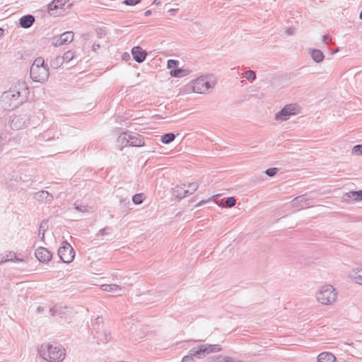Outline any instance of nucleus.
Masks as SVG:
<instances>
[{
	"mask_svg": "<svg viewBox=\"0 0 362 362\" xmlns=\"http://www.w3.org/2000/svg\"><path fill=\"white\" fill-rule=\"evenodd\" d=\"M40 356L49 362H61L65 358V349L62 345L42 344Z\"/></svg>",
	"mask_w": 362,
	"mask_h": 362,
	"instance_id": "obj_1",
	"label": "nucleus"
},
{
	"mask_svg": "<svg viewBox=\"0 0 362 362\" xmlns=\"http://www.w3.org/2000/svg\"><path fill=\"white\" fill-rule=\"evenodd\" d=\"M6 93V97L9 98L11 101L19 100V101H18L14 105L15 107H17L19 104L23 103L25 100L27 95L29 94V90L25 83L22 82L18 83L17 86L11 88Z\"/></svg>",
	"mask_w": 362,
	"mask_h": 362,
	"instance_id": "obj_2",
	"label": "nucleus"
},
{
	"mask_svg": "<svg viewBox=\"0 0 362 362\" xmlns=\"http://www.w3.org/2000/svg\"><path fill=\"white\" fill-rule=\"evenodd\" d=\"M118 140L123 146L140 147L144 146V138L142 135L132 132H124L121 134Z\"/></svg>",
	"mask_w": 362,
	"mask_h": 362,
	"instance_id": "obj_3",
	"label": "nucleus"
},
{
	"mask_svg": "<svg viewBox=\"0 0 362 362\" xmlns=\"http://www.w3.org/2000/svg\"><path fill=\"white\" fill-rule=\"evenodd\" d=\"M215 83L206 76H203L192 81V90L197 93L205 94L214 87Z\"/></svg>",
	"mask_w": 362,
	"mask_h": 362,
	"instance_id": "obj_4",
	"label": "nucleus"
},
{
	"mask_svg": "<svg viewBox=\"0 0 362 362\" xmlns=\"http://www.w3.org/2000/svg\"><path fill=\"white\" fill-rule=\"evenodd\" d=\"M316 297L317 300L323 305H329L333 303L337 298V293L332 285H325L317 292Z\"/></svg>",
	"mask_w": 362,
	"mask_h": 362,
	"instance_id": "obj_5",
	"label": "nucleus"
},
{
	"mask_svg": "<svg viewBox=\"0 0 362 362\" xmlns=\"http://www.w3.org/2000/svg\"><path fill=\"white\" fill-rule=\"evenodd\" d=\"M30 76L33 81L44 83L47 81L49 71L48 66L41 67L30 66Z\"/></svg>",
	"mask_w": 362,
	"mask_h": 362,
	"instance_id": "obj_6",
	"label": "nucleus"
},
{
	"mask_svg": "<svg viewBox=\"0 0 362 362\" xmlns=\"http://www.w3.org/2000/svg\"><path fill=\"white\" fill-rule=\"evenodd\" d=\"M58 255L63 262L70 263L74 259V250L69 243L64 241L58 250Z\"/></svg>",
	"mask_w": 362,
	"mask_h": 362,
	"instance_id": "obj_7",
	"label": "nucleus"
},
{
	"mask_svg": "<svg viewBox=\"0 0 362 362\" xmlns=\"http://www.w3.org/2000/svg\"><path fill=\"white\" fill-rule=\"evenodd\" d=\"M296 105L289 104L285 105L279 112L276 114L275 118L277 120L286 121L290 116L295 115L298 112H296Z\"/></svg>",
	"mask_w": 362,
	"mask_h": 362,
	"instance_id": "obj_8",
	"label": "nucleus"
},
{
	"mask_svg": "<svg viewBox=\"0 0 362 362\" xmlns=\"http://www.w3.org/2000/svg\"><path fill=\"white\" fill-rule=\"evenodd\" d=\"M28 121L29 119L27 115L22 116L20 115H14L10 121V127L13 130H18L27 127Z\"/></svg>",
	"mask_w": 362,
	"mask_h": 362,
	"instance_id": "obj_9",
	"label": "nucleus"
},
{
	"mask_svg": "<svg viewBox=\"0 0 362 362\" xmlns=\"http://www.w3.org/2000/svg\"><path fill=\"white\" fill-rule=\"evenodd\" d=\"M35 255L36 258L42 263H47L52 257L51 252L44 247L37 248Z\"/></svg>",
	"mask_w": 362,
	"mask_h": 362,
	"instance_id": "obj_10",
	"label": "nucleus"
},
{
	"mask_svg": "<svg viewBox=\"0 0 362 362\" xmlns=\"http://www.w3.org/2000/svg\"><path fill=\"white\" fill-rule=\"evenodd\" d=\"M132 54L134 59L138 63H142L146 60L147 52L140 46H135L132 49Z\"/></svg>",
	"mask_w": 362,
	"mask_h": 362,
	"instance_id": "obj_11",
	"label": "nucleus"
},
{
	"mask_svg": "<svg viewBox=\"0 0 362 362\" xmlns=\"http://www.w3.org/2000/svg\"><path fill=\"white\" fill-rule=\"evenodd\" d=\"M74 34L72 31H66L59 35L60 42H52L55 47L71 43L74 40Z\"/></svg>",
	"mask_w": 362,
	"mask_h": 362,
	"instance_id": "obj_12",
	"label": "nucleus"
},
{
	"mask_svg": "<svg viewBox=\"0 0 362 362\" xmlns=\"http://www.w3.org/2000/svg\"><path fill=\"white\" fill-rule=\"evenodd\" d=\"M35 18L31 14H28L22 16L19 20L21 27L23 28H30L35 23Z\"/></svg>",
	"mask_w": 362,
	"mask_h": 362,
	"instance_id": "obj_13",
	"label": "nucleus"
},
{
	"mask_svg": "<svg viewBox=\"0 0 362 362\" xmlns=\"http://www.w3.org/2000/svg\"><path fill=\"white\" fill-rule=\"evenodd\" d=\"M185 187L186 185H183V187L176 186L173 187L172 189L173 195L180 200L187 197L189 193V189H186Z\"/></svg>",
	"mask_w": 362,
	"mask_h": 362,
	"instance_id": "obj_14",
	"label": "nucleus"
},
{
	"mask_svg": "<svg viewBox=\"0 0 362 362\" xmlns=\"http://www.w3.org/2000/svg\"><path fill=\"white\" fill-rule=\"evenodd\" d=\"M35 198L39 202H45L46 203H50L53 199L52 195L45 190L36 192Z\"/></svg>",
	"mask_w": 362,
	"mask_h": 362,
	"instance_id": "obj_15",
	"label": "nucleus"
},
{
	"mask_svg": "<svg viewBox=\"0 0 362 362\" xmlns=\"http://www.w3.org/2000/svg\"><path fill=\"white\" fill-rule=\"evenodd\" d=\"M206 349L204 348V345H199L197 348H192L189 351V354L193 356V357H196L197 358H204L207 354L205 352Z\"/></svg>",
	"mask_w": 362,
	"mask_h": 362,
	"instance_id": "obj_16",
	"label": "nucleus"
},
{
	"mask_svg": "<svg viewBox=\"0 0 362 362\" xmlns=\"http://www.w3.org/2000/svg\"><path fill=\"white\" fill-rule=\"evenodd\" d=\"M310 54L313 61L316 63H320L325 59L323 52L318 49H310Z\"/></svg>",
	"mask_w": 362,
	"mask_h": 362,
	"instance_id": "obj_17",
	"label": "nucleus"
},
{
	"mask_svg": "<svg viewBox=\"0 0 362 362\" xmlns=\"http://www.w3.org/2000/svg\"><path fill=\"white\" fill-rule=\"evenodd\" d=\"M336 357L329 352H322L317 356V362H334Z\"/></svg>",
	"mask_w": 362,
	"mask_h": 362,
	"instance_id": "obj_18",
	"label": "nucleus"
},
{
	"mask_svg": "<svg viewBox=\"0 0 362 362\" xmlns=\"http://www.w3.org/2000/svg\"><path fill=\"white\" fill-rule=\"evenodd\" d=\"M344 199H351L353 201H362V190L350 191L344 196Z\"/></svg>",
	"mask_w": 362,
	"mask_h": 362,
	"instance_id": "obj_19",
	"label": "nucleus"
},
{
	"mask_svg": "<svg viewBox=\"0 0 362 362\" xmlns=\"http://www.w3.org/2000/svg\"><path fill=\"white\" fill-rule=\"evenodd\" d=\"M65 4V0H53L47 5V9L49 11H54L63 8Z\"/></svg>",
	"mask_w": 362,
	"mask_h": 362,
	"instance_id": "obj_20",
	"label": "nucleus"
},
{
	"mask_svg": "<svg viewBox=\"0 0 362 362\" xmlns=\"http://www.w3.org/2000/svg\"><path fill=\"white\" fill-rule=\"evenodd\" d=\"M190 71L188 69H182V68H176L175 69H172L170 72V74L173 77H183L189 74Z\"/></svg>",
	"mask_w": 362,
	"mask_h": 362,
	"instance_id": "obj_21",
	"label": "nucleus"
},
{
	"mask_svg": "<svg viewBox=\"0 0 362 362\" xmlns=\"http://www.w3.org/2000/svg\"><path fill=\"white\" fill-rule=\"evenodd\" d=\"M100 341L103 343L108 342L111 339V334L110 332L104 331V332H96V335L95 336Z\"/></svg>",
	"mask_w": 362,
	"mask_h": 362,
	"instance_id": "obj_22",
	"label": "nucleus"
},
{
	"mask_svg": "<svg viewBox=\"0 0 362 362\" xmlns=\"http://www.w3.org/2000/svg\"><path fill=\"white\" fill-rule=\"evenodd\" d=\"M74 208L78 211L86 213V212H91L92 207L88 206V205L83 204L81 202L76 201L74 203Z\"/></svg>",
	"mask_w": 362,
	"mask_h": 362,
	"instance_id": "obj_23",
	"label": "nucleus"
},
{
	"mask_svg": "<svg viewBox=\"0 0 362 362\" xmlns=\"http://www.w3.org/2000/svg\"><path fill=\"white\" fill-rule=\"evenodd\" d=\"M204 345V348L206 349L205 352H206L207 355L211 353L218 352V351H221V349H222L221 346L219 344H206Z\"/></svg>",
	"mask_w": 362,
	"mask_h": 362,
	"instance_id": "obj_24",
	"label": "nucleus"
},
{
	"mask_svg": "<svg viewBox=\"0 0 362 362\" xmlns=\"http://www.w3.org/2000/svg\"><path fill=\"white\" fill-rule=\"evenodd\" d=\"M175 139V135L174 133H166L161 136L160 141L162 143L165 144H168L173 141Z\"/></svg>",
	"mask_w": 362,
	"mask_h": 362,
	"instance_id": "obj_25",
	"label": "nucleus"
},
{
	"mask_svg": "<svg viewBox=\"0 0 362 362\" xmlns=\"http://www.w3.org/2000/svg\"><path fill=\"white\" fill-rule=\"evenodd\" d=\"M64 63V60L60 56H57L50 61V66L52 69H57L60 67Z\"/></svg>",
	"mask_w": 362,
	"mask_h": 362,
	"instance_id": "obj_26",
	"label": "nucleus"
},
{
	"mask_svg": "<svg viewBox=\"0 0 362 362\" xmlns=\"http://www.w3.org/2000/svg\"><path fill=\"white\" fill-rule=\"evenodd\" d=\"M305 194L300 195L294 198L292 201V205L294 207L300 206V204L303 202H307L308 199L305 197Z\"/></svg>",
	"mask_w": 362,
	"mask_h": 362,
	"instance_id": "obj_27",
	"label": "nucleus"
},
{
	"mask_svg": "<svg viewBox=\"0 0 362 362\" xmlns=\"http://www.w3.org/2000/svg\"><path fill=\"white\" fill-rule=\"evenodd\" d=\"M102 290L105 291L112 292L121 290V287L117 284H103L101 286Z\"/></svg>",
	"mask_w": 362,
	"mask_h": 362,
	"instance_id": "obj_28",
	"label": "nucleus"
},
{
	"mask_svg": "<svg viewBox=\"0 0 362 362\" xmlns=\"http://www.w3.org/2000/svg\"><path fill=\"white\" fill-rule=\"evenodd\" d=\"M352 279L356 284L362 285V269H357L354 271Z\"/></svg>",
	"mask_w": 362,
	"mask_h": 362,
	"instance_id": "obj_29",
	"label": "nucleus"
},
{
	"mask_svg": "<svg viewBox=\"0 0 362 362\" xmlns=\"http://www.w3.org/2000/svg\"><path fill=\"white\" fill-rule=\"evenodd\" d=\"M212 361L218 360L219 362H235L234 359L230 356H218L212 358H209Z\"/></svg>",
	"mask_w": 362,
	"mask_h": 362,
	"instance_id": "obj_30",
	"label": "nucleus"
},
{
	"mask_svg": "<svg viewBox=\"0 0 362 362\" xmlns=\"http://www.w3.org/2000/svg\"><path fill=\"white\" fill-rule=\"evenodd\" d=\"M144 196L143 193H138L132 197V202L135 204H140L144 202Z\"/></svg>",
	"mask_w": 362,
	"mask_h": 362,
	"instance_id": "obj_31",
	"label": "nucleus"
},
{
	"mask_svg": "<svg viewBox=\"0 0 362 362\" xmlns=\"http://www.w3.org/2000/svg\"><path fill=\"white\" fill-rule=\"evenodd\" d=\"M244 76L250 82L254 81L257 78L256 73L252 70L246 71Z\"/></svg>",
	"mask_w": 362,
	"mask_h": 362,
	"instance_id": "obj_32",
	"label": "nucleus"
},
{
	"mask_svg": "<svg viewBox=\"0 0 362 362\" xmlns=\"http://www.w3.org/2000/svg\"><path fill=\"white\" fill-rule=\"evenodd\" d=\"M43 65L47 66V64L45 63L44 59L41 57H39L35 59V61L33 63L31 66H35L37 68V67H41Z\"/></svg>",
	"mask_w": 362,
	"mask_h": 362,
	"instance_id": "obj_33",
	"label": "nucleus"
},
{
	"mask_svg": "<svg viewBox=\"0 0 362 362\" xmlns=\"http://www.w3.org/2000/svg\"><path fill=\"white\" fill-rule=\"evenodd\" d=\"M47 221H43L40 226L39 232H38V236L43 240L45 238V232L46 230V226Z\"/></svg>",
	"mask_w": 362,
	"mask_h": 362,
	"instance_id": "obj_34",
	"label": "nucleus"
},
{
	"mask_svg": "<svg viewBox=\"0 0 362 362\" xmlns=\"http://www.w3.org/2000/svg\"><path fill=\"white\" fill-rule=\"evenodd\" d=\"M74 53L71 50H69V51L66 52L64 54L63 57H62V58L64 60V62H69L71 60H72L74 59Z\"/></svg>",
	"mask_w": 362,
	"mask_h": 362,
	"instance_id": "obj_35",
	"label": "nucleus"
},
{
	"mask_svg": "<svg viewBox=\"0 0 362 362\" xmlns=\"http://www.w3.org/2000/svg\"><path fill=\"white\" fill-rule=\"evenodd\" d=\"M236 204V199L234 197H228L226 199L225 205L227 207H233Z\"/></svg>",
	"mask_w": 362,
	"mask_h": 362,
	"instance_id": "obj_36",
	"label": "nucleus"
},
{
	"mask_svg": "<svg viewBox=\"0 0 362 362\" xmlns=\"http://www.w3.org/2000/svg\"><path fill=\"white\" fill-rule=\"evenodd\" d=\"M178 64H179V62L175 59H169L167 62V67H168V69H170L171 70L177 68Z\"/></svg>",
	"mask_w": 362,
	"mask_h": 362,
	"instance_id": "obj_37",
	"label": "nucleus"
},
{
	"mask_svg": "<svg viewBox=\"0 0 362 362\" xmlns=\"http://www.w3.org/2000/svg\"><path fill=\"white\" fill-rule=\"evenodd\" d=\"M279 168H269L265 170V174L269 177L274 176L278 172Z\"/></svg>",
	"mask_w": 362,
	"mask_h": 362,
	"instance_id": "obj_38",
	"label": "nucleus"
},
{
	"mask_svg": "<svg viewBox=\"0 0 362 362\" xmlns=\"http://www.w3.org/2000/svg\"><path fill=\"white\" fill-rule=\"evenodd\" d=\"M352 153L356 156L362 155V144H357L352 148Z\"/></svg>",
	"mask_w": 362,
	"mask_h": 362,
	"instance_id": "obj_39",
	"label": "nucleus"
},
{
	"mask_svg": "<svg viewBox=\"0 0 362 362\" xmlns=\"http://www.w3.org/2000/svg\"><path fill=\"white\" fill-rule=\"evenodd\" d=\"M198 189V184L197 182H192L188 185L189 193L188 194H191L194 192Z\"/></svg>",
	"mask_w": 362,
	"mask_h": 362,
	"instance_id": "obj_40",
	"label": "nucleus"
},
{
	"mask_svg": "<svg viewBox=\"0 0 362 362\" xmlns=\"http://www.w3.org/2000/svg\"><path fill=\"white\" fill-rule=\"evenodd\" d=\"M141 2V0H124L122 3L127 6H135Z\"/></svg>",
	"mask_w": 362,
	"mask_h": 362,
	"instance_id": "obj_41",
	"label": "nucleus"
},
{
	"mask_svg": "<svg viewBox=\"0 0 362 362\" xmlns=\"http://www.w3.org/2000/svg\"><path fill=\"white\" fill-rule=\"evenodd\" d=\"M8 257H9L8 260L13 261V262H23V259L18 258L16 257V253L10 252L9 255H7Z\"/></svg>",
	"mask_w": 362,
	"mask_h": 362,
	"instance_id": "obj_42",
	"label": "nucleus"
},
{
	"mask_svg": "<svg viewBox=\"0 0 362 362\" xmlns=\"http://www.w3.org/2000/svg\"><path fill=\"white\" fill-rule=\"evenodd\" d=\"M110 230V227H105L104 228H102L99 230L98 234L97 235H101L104 236V235H108Z\"/></svg>",
	"mask_w": 362,
	"mask_h": 362,
	"instance_id": "obj_43",
	"label": "nucleus"
},
{
	"mask_svg": "<svg viewBox=\"0 0 362 362\" xmlns=\"http://www.w3.org/2000/svg\"><path fill=\"white\" fill-rule=\"evenodd\" d=\"M182 362H194V357L189 353L182 358Z\"/></svg>",
	"mask_w": 362,
	"mask_h": 362,
	"instance_id": "obj_44",
	"label": "nucleus"
},
{
	"mask_svg": "<svg viewBox=\"0 0 362 362\" xmlns=\"http://www.w3.org/2000/svg\"><path fill=\"white\" fill-rule=\"evenodd\" d=\"M332 40V37L327 34V35H325L323 37H322V41L326 43V44H329Z\"/></svg>",
	"mask_w": 362,
	"mask_h": 362,
	"instance_id": "obj_45",
	"label": "nucleus"
},
{
	"mask_svg": "<svg viewBox=\"0 0 362 362\" xmlns=\"http://www.w3.org/2000/svg\"><path fill=\"white\" fill-rule=\"evenodd\" d=\"M295 28L293 27L288 28L286 30V33L288 35H292L294 34Z\"/></svg>",
	"mask_w": 362,
	"mask_h": 362,
	"instance_id": "obj_46",
	"label": "nucleus"
},
{
	"mask_svg": "<svg viewBox=\"0 0 362 362\" xmlns=\"http://www.w3.org/2000/svg\"><path fill=\"white\" fill-rule=\"evenodd\" d=\"M122 57L123 60H128L130 58L129 54L127 52L123 53Z\"/></svg>",
	"mask_w": 362,
	"mask_h": 362,
	"instance_id": "obj_47",
	"label": "nucleus"
},
{
	"mask_svg": "<svg viewBox=\"0 0 362 362\" xmlns=\"http://www.w3.org/2000/svg\"><path fill=\"white\" fill-rule=\"evenodd\" d=\"M49 313H51V315L52 316H54L56 315V313H57V310H56L55 308L54 307V308H51L49 309Z\"/></svg>",
	"mask_w": 362,
	"mask_h": 362,
	"instance_id": "obj_48",
	"label": "nucleus"
},
{
	"mask_svg": "<svg viewBox=\"0 0 362 362\" xmlns=\"http://www.w3.org/2000/svg\"><path fill=\"white\" fill-rule=\"evenodd\" d=\"M60 42V40H59V37H55L53 38V42Z\"/></svg>",
	"mask_w": 362,
	"mask_h": 362,
	"instance_id": "obj_49",
	"label": "nucleus"
},
{
	"mask_svg": "<svg viewBox=\"0 0 362 362\" xmlns=\"http://www.w3.org/2000/svg\"><path fill=\"white\" fill-rule=\"evenodd\" d=\"M42 311H44V308L42 307V306H38L37 308V313H41Z\"/></svg>",
	"mask_w": 362,
	"mask_h": 362,
	"instance_id": "obj_50",
	"label": "nucleus"
},
{
	"mask_svg": "<svg viewBox=\"0 0 362 362\" xmlns=\"http://www.w3.org/2000/svg\"><path fill=\"white\" fill-rule=\"evenodd\" d=\"M151 13H152V12H151V10H147V11H145V13H144V16H150V15L151 14Z\"/></svg>",
	"mask_w": 362,
	"mask_h": 362,
	"instance_id": "obj_51",
	"label": "nucleus"
},
{
	"mask_svg": "<svg viewBox=\"0 0 362 362\" xmlns=\"http://www.w3.org/2000/svg\"><path fill=\"white\" fill-rule=\"evenodd\" d=\"M153 4L155 5H160L161 4V1L160 0H154L153 2Z\"/></svg>",
	"mask_w": 362,
	"mask_h": 362,
	"instance_id": "obj_52",
	"label": "nucleus"
},
{
	"mask_svg": "<svg viewBox=\"0 0 362 362\" xmlns=\"http://www.w3.org/2000/svg\"><path fill=\"white\" fill-rule=\"evenodd\" d=\"M100 322H103V317H98L96 318V323L99 324Z\"/></svg>",
	"mask_w": 362,
	"mask_h": 362,
	"instance_id": "obj_53",
	"label": "nucleus"
},
{
	"mask_svg": "<svg viewBox=\"0 0 362 362\" xmlns=\"http://www.w3.org/2000/svg\"><path fill=\"white\" fill-rule=\"evenodd\" d=\"M206 201H205V200H202V201L199 202L196 205V206H202L203 204H204V203H206Z\"/></svg>",
	"mask_w": 362,
	"mask_h": 362,
	"instance_id": "obj_54",
	"label": "nucleus"
},
{
	"mask_svg": "<svg viewBox=\"0 0 362 362\" xmlns=\"http://www.w3.org/2000/svg\"><path fill=\"white\" fill-rule=\"evenodd\" d=\"M4 30L2 28H0V37L4 35Z\"/></svg>",
	"mask_w": 362,
	"mask_h": 362,
	"instance_id": "obj_55",
	"label": "nucleus"
},
{
	"mask_svg": "<svg viewBox=\"0 0 362 362\" xmlns=\"http://www.w3.org/2000/svg\"><path fill=\"white\" fill-rule=\"evenodd\" d=\"M2 141H3V139H2V138L0 136V151H1V146H2V144H2Z\"/></svg>",
	"mask_w": 362,
	"mask_h": 362,
	"instance_id": "obj_56",
	"label": "nucleus"
},
{
	"mask_svg": "<svg viewBox=\"0 0 362 362\" xmlns=\"http://www.w3.org/2000/svg\"><path fill=\"white\" fill-rule=\"evenodd\" d=\"M300 208H298V211H300V209H303V206H300Z\"/></svg>",
	"mask_w": 362,
	"mask_h": 362,
	"instance_id": "obj_57",
	"label": "nucleus"
},
{
	"mask_svg": "<svg viewBox=\"0 0 362 362\" xmlns=\"http://www.w3.org/2000/svg\"><path fill=\"white\" fill-rule=\"evenodd\" d=\"M300 208H298V211H300V209H303V206H300Z\"/></svg>",
	"mask_w": 362,
	"mask_h": 362,
	"instance_id": "obj_58",
	"label": "nucleus"
},
{
	"mask_svg": "<svg viewBox=\"0 0 362 362\" xmlns=\"http://www.w3.org/2000/svg\"><path fill=\"white\" fill-rule=\"evenodd\" d=\"M95 47H100V45H95Z\"/></svg>",
	"mask_w": 362,
	"mask_h": 362,
	"instance_id": "obj_59",
	"label": "nucleus"
},
{
	"mask_svg": "<svg viewBox=\"0 0 362 362\" xmlns=\"http://www.w3.org/2000/svg\"><path fill=\"white\" fill-rule=\"evenodd\" d=\"M95 47H100V45H95Z\"/></svg>",
	"mask_w": 362,
	"mask_h": 362,
	"instance_id": "obj_60",
	"label": "nucleus"
}]
</instances>
